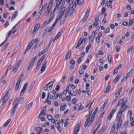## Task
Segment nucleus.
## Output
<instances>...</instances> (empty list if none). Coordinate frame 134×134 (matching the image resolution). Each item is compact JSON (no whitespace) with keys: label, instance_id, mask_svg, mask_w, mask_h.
I'll use <instances>...</instances> for the list:
<instances>
[{"label":"nucleus","instance_id":"4468645a","mask_svg":"<svg viewBox=\"0 0 134 134\" xmlns=\"http://www.w3.org/2000/svg\"><path fill=\"white\" fill-rule=\"evenodd\" d=\"M35 81L31 83L30 86L27 89V91L28 93H30L31 91V90L35 84Z\"/></svg>","mask_w":134,"mask_h":134},{"label":"nucleus","instance_id":"49530a36","mask_svg":"<svg viewBox=\"0 0 134 134\" xmlns=\"http://www.w3.org/2000/svg\"><path fill=\"white\" fill-rule=\"evenodd\" d=\"M46 52V49H44L42 51H41L38 54V56H40V55H41L45 53Z\"/></svg>","mask_w":134,"mask_h":134},{"label":"nucleus","instance_id":"5701e85b","mask_svg":"<svg viewBox=\"0 0 134 134\" xmlns=\"http://www.w3.org/2000/svg\"><path fill=\"white\" fill-rule=\"evenodd\" d=\"M106 129V127L105 126H103L102 127L100 130L99 131V133L101 134L103 132H104Z\"/></svg>","mask_w":134,"mask_h":134},{"label":"nucleus","instance_id":"393cba45","mask_svg":"<svg viewBox=\"0 0 134 134\" xmlns=\"http://www.w3.org/2000/svg\"><path fill=\"white\" fill-rule=\"evenodd\" d=\"M120 76L119 75H118L116 76V78L113 80V82L114 83H116L118 81L119 79L120 78Z\"/></svg>","mask_w":134,"mask_h":134},{"label":"nucleus","instance_id":"423d86ee","mask_svg":"<svg viewBox=\"0 0 134 134\" xmlns=\"http://www.w3.org/2000/svg\"><path fill=\"white\" fill-rule=\"evenodd\" d=\"M90 10V8H88L85 12V16L82 19V20L83 22H85L87 19L89 15V12Z\"/></svg>","mask_w":134,"mask_h":134},{"label":"nucleus","instance_id":"de8ad7c7","mask_svg":"<svg viewBox=\"0 0 134 134\" xmlns=\"http://www.w3.org/2000/svg\"><path fill=\"white\" fill-rule=\"evenodd\" d=\"M17 71V65H16L13 68V72H15Z\"/></svg>","mask_w":134,"mask_h":134},{"label":"nucleus","instance_id":"c03bdc74","mask_svg":"<svg viewBox=\"0 0 134 134\" xmlns=\"http://www.w3.org/2000/svg\"><path fill=\"white\" fill-rule=\"evenodd\" d=\"M36 58L37 57L36 56L34 57L30 61V62L34 64V63L36 59Z\"/></svg>","mask_w":134,"mask_h":134},{"label":"nucleus","instance_id":"6e6552de","mask_svg":"<svg viewBox=\"0 0 134 134\" xmlns=\"http://www.w3.org/2000/svg\"><path fill=\"white\" fill-rule=\"evenodd\" d=\"M73 11H74L73 9H70V6H69L66 9L65 13L67 15H68L69 16H70L72 14Z\"/></svg>","mask_w":134,"mask_h":134},{"label":"nucleus","instance_id":"4be33fe9","mask_svg":"<svg viewBox=\"0 0 134 134\" xmlns=\"http://www.w3.org/2000/svg\"><path fill=\"white\" fill-rule=\"evenodd\" d=\"M91 47V43H89L88 45L86 48V53H88Z\"/></svg>","mask_w":134,"mask_h":134},{"label":"nucleus","instance_id":"8fccbe9b","mask_svg":"<svg viewBox=\"0 0 134 134\" xmlns=\"http://www.w3.org/2000/svg\"><path fill=\"white\" fill-rule=\"evenodd\" d=\"M43 7H44V6H42V9L40 10V11L39 12V13L40 14V15H38V19L39 18L40 16L41 15V14L42 13V10H43Z\"/></svg>","mask_w":134,"mask_h":134},{"label":"nucleus","instance_id":"a878e982","mask_svg":"<svg viewBox=\"0 0 134 134\" xmlns=\"http://www.w3.org/2000/svg\"><path fill=\"white\" fill-rule=\"evenodd\" d=\"M55 25L54 24L52 25L50 27H49H49H47V29H48V32H50L53 29L54 27L55 26Z\"/></svg>","mask_w":134,"mask_h":134},{"label":"nucleus","instance_id":"7c9ffc66","mask_svg":"<svg viewBox=\"0 0 134 134\" xmlns=\"http://www.w3.org/2000/svg\"><path fill=\"white\" fill-rule=\"evenodd\" d=\"M17 16V11H15V13L13 14L11 18V20H14L15 19Z\"/></svg>","mask_w":134,"mask_h":134},{"label":"nucleus","instance_id":"680f3d73","mask_svg":"<svg viewBox=\"0 0 134 134\" xmlns=\"http://www.w3.org/2000/svg\"><path fill=\"white\" fill-rule=\"evenodd\" d=\"M47 29H46L44 31V32H43V35H42V37H43L47 33Z\"/></svg>","mask_w":134,"mask_h":134},{"label":"nucleus","instance_id":"b1692460","mask_svg":"<svg viewBox=\"0 0 134 134\" xmlns=\"http://www.w3.org/2000/svg\"><path fill=\"white\" fill-rule=\"evenodd\" d=\"M133 70V69H131L130 71L128 73H127L125 77V78L126 79L129 78V77L132 74V71Z\"/></svg>","mask_w":134,"mask_h":134},{"label":"nucleus","instance_id":"13d9d810","mask_svg":"<svg viewBox=\"0 0 134 134\" xmlns=\"http://www.w3.org/2000/svg\"><path fill=\"white\" fill-rule=\"evenodd\" d=\"M112 116H113V115H112V114H110L109 115L108 117V120H110Z\"/></svg>","mask_w":134,"mask_h":134},{"label":"nucleus","instance_id":"69168bd1","mask_svg":"<svg viewBox=\"0 0 134 134\" xmlns=\"http://www.w3.org/2000/svg\"><path fill=\"white\" fill-rule=\"evenodd\" d=\"M60 86L59 85H57L56 86V87L55 88V90L57 91H58L60 88Z\"/></svg>","mask_w":134,"mask_h":134},{"label":"nucleus","instance_id":"0e129e2a","mask_svg":"<svg viewBox=\"0 0 134 134\" xmlns=\"http://www.w3.org/2000/svg\"><path fill=\"white\" fill-rule=\"evenodd\" d=\"M133 46H132L131 47L129 48L127 50V52H129L131 50H132V49H133L134 50V48H133Z\"/></svg>","mask_w":134,"mask_h":134},{"label":"nucleus","instance_id":"f257e3e1","mask_svg":"<svg viewBox=\"0 0 134 134\" xmlns=\"http://www.w3.org/2000/svg\"><path fill=\"white\" fill-rule=\"evenodd\" d=\"M124 104H123L121 106V108L120 109L117 115L116 120L118 122V123L116 127V129L117 130L119 128V127L121 126L122 123L121 115L122 112L124 111L125 110V109H124Z\"/></svg>","mask_w":134,"mask_h":134},{"label":"nucleus","instance_id":"5fc2aeb1","mask_svg":"<svg viewBox=\"0 0 134 134\" xmlns=\"http://www.w3.org/2000/svg\"><path fill=\"white\" fill-rule=\"evenodd\" d=\"M116 111V109H113L111 111L110 114L113 115L114 114Z\"/></svg>","mask_w":134,"mask_h":134},{"label":"nucleus","instance_id":"412c9836","mask_svg":"<svg viewBox=\"0 0 134 134\" xmlns=\"http://www.w3.org/2000/svg\"><path fill=\"white\" fill-rule=\"evenodd\" d=\"M54 17V14H51L50 15V18L49 19L48 23H50V22L52 21V20L53 19Z\"/></svg>","mask_w":134,"mask_h":134},{"label":"nucleus","instance_id":"9b49d317","mask_svg":"<svg viewBox=\"0 0 134 134\" xmlns=\"http://www.w3.org/2000/svg\"><path fill=\"white\" fill-rule=\"evenodd\" d=\"M64 29H62L60 31L58 32L57 35L54 38L53 41H55L56 40L59 38V36L61 35L62 33L63 32V30Z\"/></svg>","mask_w":134,"mask_h":134},{"label":"nucleus","instance_id":"9d476101","mask_svg":"<svg viewBox=\"0 0 134 134\" xmlns=\"http://www.w3.org/2000/svg\"><path fill=\"white\" fill-rule=\"evenodd\" d=\"M28 83L26 82L24 85L20 94V96H22L24 94L27 87Z\"/></svg>","mask_w":134,"mask_h":134},{"label":"nucleus","instance_id":"aec40b11","mask_svg":"<svg viewBox=\"0 0 134 134\" xmlns=\"http://www.w3.org/2000/svg\"><path fill=\"white\" fill-rule=\"evenodd\" d=\"M130 120L131 121L130 124L131 126H134V119L132 116H130Z\"/></svg>","mask_w":134,"mask_h":134},{"label":"nucleus","instance_id":"4d7b16f0","mask_svg":"<svg viewBox=\"0 0 134 134\" xmlns=\"http://www.w3.org/2000/svg\"><path fill=\"white\" fill-rule=\"evenodd\" d=\"M9 25V23L8 21H7L4 25L5 27L6 28Z\"/></svg>","mask_w":134,"mask_h":134},{"label":"nucleus","instance_id":"052dcab7","mask_svg":"<svg viewBox=\"0 0 134 134\" xmlns=\"http://www.w3.org/2000/svg\"><path fill=\"white\" fill-rule=\"evenodd\" d=\"M47 118L49 120H52V116L51 115H48Z\"/></svg>","mask_w":134,"mask_h":134},{"label":"nucleus","instance_id":"bf43d9fd","mask_svg":"<svg viewBox=\"0 0 134 134\" xmlns=\"http://www.w3.org/2000/svg\"><path fill=\"white\" fill-rule=\"evenodd\" d=\"M45 57V55H43L41 57V58H40V59H39V60L40 61H41V62L43 60V59Z\"/></svg>","mask_w":134,"mask_h":134},{"label":"nucleus","instance_id":"7ed1b4c3","mask_svg":"<svg viewBox=\"0 0 134 134\" xmlns=\"http://www.w3.org/2000/svg\"><path fill=\"white\" fill-rule=\"evenodd\" d=\"M13 104L14 105V107L12 110L10 114V116L11 117L13 116L14 113L16 110L17 106V100L15 99L13 102Z\"/></svg>","mask_w":134,"mask_h":134},{"label":"nucleus","instance_id":"603ef678","mask_svg":"<svg viewBox=\"0 0 134 134\" xmlns=\"http://www.w3.org/2000/svg\"><path fill=\"white\" fill-rule=\"evenodd\" d=\"M84 72V70L82 68L81 70H80L79 71V72L80 74H82Z\"/></svg>","mask_w":134,"mask_h":134},{"label":"nucleus","instance_id":"3c124183","mask_svg":"<svg viewBox=\"0 0 134 134\" xmlns=\"http://www.w3.org/2000/svg\"><path fill=\"white\" fill-rule=\"evenodd\" d=\"M87 40V38H85L84 39H82V38L81 39V40L80 41L81 42V43H84Z\"/></svg>","mask_w":134,"mask_h":134},{"label":"nucleus","instance_id":"2f4dec72","mask_svg":"<svg viewBox=\"0 0 134 134\" xmlns=\"http://www.w3.org/2000/svg\"><path fill=\"white\" fill-rule=\"evenodd\" d=\"M42 129L40 127H37L36 128V130L38 132H42Z\"/></svg>","mask_w":134,"mask_h":134},{"label":"nucleus","instance_id":"6e6d98bb","mask_svg":"<svg viewBox=\"0 0 134 134\" xmlns=\"http://www.w3.org/2000/svg\"><path fill=\"white\" fill-rule=\"evenodd\" d=\"M53 0H51L49 2L48 6L52 7V4L53 3Z\"/></svg>","mask_w":134,"mask_h":134},{"label":"nucleus","instance_id":"58836bf2","mask_svg":"<svg viewBox=\"0 0 134 134\" xmlns=\"http://www.w3.org/2000/svg\"><path fill=\"white\" fill-rule=\"evenodd\" d=\"M32 102H31L29 104H28L27 107L26 108V110H28L29 109L32 107Z\"/></svg>","mask_w":134,"mask_h":134},{"label":"nucleus","instance_id":"bb28decb","mask_svg":"<svg viewBox=\"0 0 134 134\" xmlns=\"http://www.w3.org/2000/svg\"><path fill=\"white\" fill-rule=\"evenodd\" d=\"M11 121V119L10 118L8 120H7L6 122L3 125V126L4 127H6L8 125L9 122Z\"/></svg>","mask_w":134,"mask_h":134},{"label":"nucleus","instance_id":"e433bc0d","mask_svg":"<svg viewBox=\"0 0 134 134\" xmlns=\"http://www.w3.org/2000/svg\"><path fill=\"white\" fill-rule=\"evenodd\" d=\"M55 79H54V81H51L50 82H49L47 84V86H49V85H50L51 84H52L51 85H52V87L53 86V84L55 82Z\"/></svg>","mask_w":134,"mask_h":134},{"label":"nucleus","instance_id":"a19ab883","mask_svg":"<svg viewBox=\"0 0 134 134\" xmlns=\"http://www.w3.org/2000/svg\"><path fill=\"white\" fill-rule=\"evenodd\" d=\"M56 128L57 130L59 131L60 132H61L62 131V129L60 127V125L59 124H58Z\"/></svg>","mask_w":134,"mask_h":134},{"label":"nucleus","instance_id":"09e8293b","mask_svg":"<svg viewBox=\"0 0 134 134\" xmlns=\"http://www.w3.org/2000/svg\"><path fill=\"white\" fill-rule=\"evenodd\" d=\"M77 101V100L76 98H75L73 99L71 101V103L73 104H74L76 103Z\"/></svg>","mask_w":134,"mask_h":134},{"label":"nucleus","instance_id":"6ab92c4d","mask_svg":"<svg viewBox=\"0 0 134 134\" xmlns=\"http://www.w3.org/2000/svg\"><path fill=\"white\" fill-rule=\"evenodd\" d=\"M40 26V25L39 24H38L36 25L34 27V29L33 31V32H35L39 28Z\"/></svg>","mask_w":134,"mask_h":134},{"label":"nucleus","instance_id":"dca6fc26","mask_svg":"<svg viewBox=\"0 0 134 134\" xmlns=\"http://www.w3.org/2000/svg\"><path fill=\"white\" fill-rule=\"evenodd\" d=\"M80 129V127L77 126L76 127H75L73 133V134H77Z\"/></svg>","mask_w":134,"mask_h":134},{"label":"nucleus","instance_id":"4c0bfd02","mask_svg":"<svg viewBox=\"0 0 134 134\" xmlns=\"http://www.w3.org/2000/svg\"><path fill=\"white\" fill-rule=\"evenodd\" d=\"M111 85H108L106 87V90L105 91L106 93L108 92L109 91L111 88Z\"/></svg>","mask_w":134,"mask_h":134},{"label":"nucleus","instance_id":"864d4df0","mask_svg":"<svg viewBox=\"0 0 134 134\" xmlns=\"http://www.w3.org/2000/svg\"><path fill=\"white\" fill-rule=\"evenodd\" d=\"M38 118H40L41 120L42 121H45V119L44 117L42 116L41 117V116H40V117H39L38 116Z\"/></svg>","mask_w":134,"mask_h":134},{"label":"nucleus","instance_id":"473e14b6","mask_svg":"<svg viewBox=\"0 0 134 134\" xmlns=\"http://www.w3.org/2000/svg\"><path fill=\"white\" fill-rule=\"evenodd\" d=\"M67 105L66 104H64L63 106H61L60 107V111L64 110L66 107Z\"/></svg>","mask_w":134,"mask_h":134},{"label":"nucleus","instance_id":"ddd939ff","mask_svg":"<svg viewBox=\"0 0 134 134\" xmlns=\"http://www.w3.org/2000/svg\"><path fill=\"white\" fill-rule=\"evenodd\" d=\"M71 54V51H68L67 52L65 58V60L66 61L70 57Z\"/></svg>","mask_w":134,"mask_h":134},{"label":"nucleus","instance_id":"0eeeda50","mask_svg":"<svg viewBox=\"0 0 134 134\" xmlns=\"http://www.w3.org/2000/svg\"><path fill=\"white\" fill-rule=\"evenodd\" d=\"M46 107H43L41 109V113L38 115V117H40L42 116H45L46 115Z\"/></svg>","mask_w":134,"mask_h":134},{"label":"nucleus","instance_id":"f8f14e48","mask_svg":"<svg viewBox=\"0 0 134 134\" xmlns=\"http://www.w3.org/2000/svg\"><path fill=\"white\" fill-rule=\"evenodd\" d=\"M34 43V42L33 43V41H32L29 44L26 49L24 53V54H25L28 51V50L30 49V48L33 45V43Z\"/></svg>","mask_w":134,"mask_h":134},{"label":"nucleus","instance_id":"c756f323","mask_svg":"<svg viewBox=\"0 0 134 134\" xmlns=\"http://www.w3.org/2000/svg\"><path fill=\"white\" fill-rule=\"evenodd\" d=\"M108 60L109 63L110 64L111 63L112 60V56L111 55H109Z\"/></svg>","mask_w":134,"mask_h":134},{"label":"nucleus","instance_id":"39448f33","mask_svg":"<svg viewBox=\"0 0 134 134\" xmlns=\"http://www.w3.org/2000/svg\"><path fill=\"white\" fill-rule=\"evenodd\" d=\"M92 110H90L89 112V114L88 116V117L87 118L86 122L85 123L84 127H86L88 125L89 121H90V115H91L92 113Z\"/></svg>","mask_w":134,"mask_h":134},{"label":"nucleus","instance_id":"72a5a7b5","mask_svg":"<svg viewBox=\"0 0 134 134\" xmlns=\"http://www.w3.org/2000/svg\"><path fill=\"white\" fill-rule=\"evenodd\" d=\"M74 0H66V2L67 3L69 4V6H70L73 3Z\"/></svg>","mask_w":134,"mask_h":134},{"label":"nucleus","instance_id":"774afa93","mask_svg":"<svg viewBox=\"0 0 134 134\" xmlns=\"http://www.w3.org/2000/svg\"><path fill=\"white\" fill-rule=\"evenodd\" d=\"M98 25V22L95 21L93 24V26L94 27H95L97 26Z\"/></svg>","mask_w":134,"mask_h":134},{"label":"nucleus","instance_id":"f704fd0d","mask_svg":"<svg viewBox=\"0 0 134 134\" xmlns=\"http://www.w3.org/2000/svg\"><path fill=\"white\" fill-rule=\"evenodd\" d=\"M21 79L22 78L19 77V79L18 81H17V90L19 87V85L21 81Z\"/></svg>","mask_w":134,"mask_h":134},{"label":"nucleus","instance_id":"cd10ccee","mask_svg":"<svg viewBox=\"0 0 134 134\" xmlns=\"http://www.w3.org/2000/svg\"><path fill=\"white\" fill-rule=\"evenodd\" d=\"M115 124H113L112 127L111 129V130L110 132V133L111 134H113V132H114L115 129Z\"/></svg>","mask_w":134,"mask_h":134},{"label":"nucleus","instance_id":"1a4fd4ad","mask_svg":"<svg viewBox=\"0 0 134 134\" xmlns=\"http://www.w3.org/2000/svg\"><path fill=\"white\" fill-rule=\"evenodd\" d=\"M47 63V61L46 60H45L43 63V64L42 67L40 70V71L39 72V74H41L42 72L44 71L46 68V65Z\"/></svg>","mask_w":134,"mask_h":134},{"label":"nucleus","instance_id":"c85d7f7f","mask_svg":"<svg viewBox=\"0 0 134 134\" xmlns=\"http://www.w3.org/2000/svg\"><path fill=\"white\" fill-rule=\"evenodd\" d=\"M24 100V99L23 98L21 97L20 98V99L18 100V103H17V105H18V103L19 104L22 103L23 102Z\"/></svg>","mask_w":134,"mask_h":134},{"label":"nucleus","instance_id":"f03ea898","mask_svg":"<svg viewBox=\"0 0 134 134\" xmlns=\"http://www.w3.org/2000/svg\"><path fill=\"white\" fill-rule=\"evenodd\" d=\"M65 9V8L64 7H63L62 9H61L59 13L58 16L55 22L54 23V24L55 25H56L58 21L59 22L61 20V19L64 15Z\"/></svg>","mask_w":134,"mask_h":134},{"label":"nucleus","instance_id":"79ce46f5","mask_svg":"<svg viewBox=\"0 0 134 134\" xmlns=\"http://www.w3.org/2000/svg\"><path fill=\"white\" fill-rule=\"evenodd\" d=\"M82 38V37L79 40L78 43H77V46L76 47V48H78L81 45V44L82 43H81V39Z\"/></svg>","mask_w":134,"mask_h":134},{"label":"nucleus","instance_id":"f3484780","mask_svg":"<svg viewBox=\"0 0 134 134\" xmlns=\"http://www.w3.org/2000/svg\"><path fill=\"white\" fill-rule=\"evenodd\" d=\"M96 114L95 113H93V114L92 115L91 117V120H90V123L89 124V125H90V124H91V123L93 122V121L94 120V119L95 118V116Z\"/></svg>","mask_w":134,"mask_h":134},{"label":"nucleus","instance_id":"a18cd8bd","mask_svg":"<svg viewBox=\"0 0 134 134\" xmlns=\"http://www.w3.org/2000/svg\"><path fill=\"white\" fill-rule=\"evenodd\" d=\"M71 99V97L70 95L68 96L65 97V99L68 101H70Z\"/></svg>","mask_w":134,"mask_h":134},{"label":"nucleus","instance_id":"e2e57ef3","mask_svg":"<svg viewBox=\"0 0 134 134\" xmlns=\"http://www.w3.org/2000/svg\"><path fill=\"white\" fill-rule=\"evenodd\" d=\"M75 7H76L75 5V4L74 5V4H73L72 5V7H71V8L70 7V9H73V10L74 11L75 8Z\"/></svg>","mask_w":134,"mask_h":134},{"label":"nucleus","instance_id":"20e7f679","mask_svg":"<svg viewBox=\"0 0 134 134\" xmlns=\"http://www.w3.org/2000/svg\"><path fill=\"white\" fill-rule=\"evenodd\" d=\"M126 103L127 101L124 100L123 98H122L119 101L118 104L116 106L115 108H116L117 107L120 105H122L124 104V106H125Z\"/></svg>","mask_w":134,"mask_h":134},{"label":"nucleus","instance_id":"37998d69","mask_svg":"<svg viewBox=\"0 0 134 134\" xmlns=\"http://www.w3.org/2000/svg\"><path fill=\"white\" fill-rule=\"evenodd\" d=\"M83 0H77V3L78 5L81 4L83 3Z\"/></svg>","mask_w":134,"mask_h":134},{"label":"nucleus","instance_id":"ea45409f","mask_svg":"<svg viewBox=\"0 0 134 134\" xmlns=\"http://www.w3.org/2000/svg\"><path fill=\"white\" fill-rule=\"evenodd\" d=\"M33 63H32L30 62V64L29 65L27 70L28 71H29L30 70V69L33 66Z\"/></svg>","mask_w":134,"mask_h":134},{"label":"nucleus","instance_id":"a211bd4d","mask_svg":"<svg viewBox=\"0 0 134 134\" xmlns=\"http://www.w3.org/2000/svg\"><path fill=\"white\" fill-rule=\"evenodd\" d=\"M47 84L43 88V89L45 91L48 88L50 90L52 88V85H50L49 86H47Z\"/></svg>","mask_w":134,"mask_h":134},{"label":"nucleus","instance_id":"c9c22d12","mask_svg":"<svg viewBox=\"0 0 134 134\" xmlns=\"http://www.w3.org/2000/svg\"><path fill=\"white\" fill-rule=\"evenodd\" d=\"M112 3L109 1H107L106 2L105 4V5H107L108 7H110V6H111V5H112Z\"/></svg>","mask_w":134,"mask_h":134},{"label":"nucleus","instance_id":"2eb2a0df","mask_svg":"<svg viewBox=\"0 0 134 134\" xmlns=\"http://www.w3.org/2000/svg\"><path fill=\"white\" fill-rule=\"evenodd\" d=\"M9 94V91H7L5 94L3 98V100L7 102L8 99V96Z\"/></svg>","mask_w":134,"mask_h":134},{"label":"nucleus","instance_id":"338daca9","mask_svg":"<svg viewBox=\"0 0 134 134\" xmlns=\"http://www.w3.org/2000/svg\"><path fill=\"white\" fill-rule=\"evenodd\" d=\"M106 9L104 7H103L102 8L101 12H103V13H104L106 11Z\"/></svg>","mask_w":134,"mask_h":134}]
</instances>
